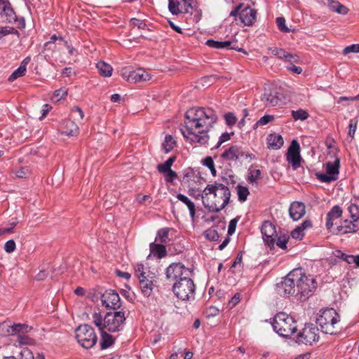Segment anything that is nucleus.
I'll return each mask as SVG.
<instances>
[{
    "label": "nucleus",
    "instance_id": "nucleus-62",
    "mask_svg": "<svg viewBox=\"0 0 359 359\" xmlns=\"http://www.w3.org/2000/svg\"><path fill=\"white\" fill-rule=\"evenodd\" d=\"M130 23L134 27H137L138 29H144L146 27V24L144 22L136 18L131 19Z\"/></svg>",
    "mask_w": 359,
    "mask_h": 359
},
{
    "label": "nucleus",
    "instance_id": "nucleus-53",
    "mask_svg": "<svg viewBox=\"0 0 359 359\" xmlns=\"http://www.w3.org/2000/svg\"><path fill=\"white\" fill-rule=\"evenodd\" d=\"M233 135V133H224L221 135V136L219 137V141L217 144V145L215 146V149H217L219 148L222 144H223L224 142L228 141L230 140L231 138V136Z\"/></svg>",
    "mask_w": 359,
    "mask_h": 359
},
{
    "label": "nucleus",
    "instance_id": "nucleus-38",
    "mask_svg": "<svg viewBox=\"0 0 359 359\" xmlns=\"http://www.w3.org/2000/svg\"><path fill=\"white\" fill-rule=\"evenodd\" d=\"M269 50H271V53L273 55L276 56L279 59L285 60V57H290L289 55V53L286 52L283 48H279L275 47V48H270Z\"/></svg>",
    "mask_w": 359,
    "mask_h": 359
},
{
    "label": "nucleus",
    "instance_id": "nucleus-22",
    "mask_svg": "<svg viewBox=\"0 0 359 359\" xmlns=\"http://www.w3.org/2000/svg\"><path fill=\"white\" fill-rule=\"evenodd\" d=\"M151 78L150 75L143 69H138L129 73L127 81L131 83L148 81Z\"/></svg>",
    "mask_w": 359,
    "mask_h": 359
},
{
    "label": "nucleus",
    "instance_id": "nucleus-58",
    "mask_svg": "<svg viewBox=\"0 0 359 359\" xmlns=\"http://www.w3.org/2000/svg\"><path fill=\"white\" fill-rule=\"evenodd\" d=\"M4 250L8 253H11L15 250V243L13 240L8 241L4 245Z\"/></svg>",
    "mask_w": 359,
    "mask_h": 359
},
{
    "label": "nucleus",
    "instance_id": "nucleus-2",
    "mask_svg": "<svg viewBox=\"0 0 359 359\" xmlns=\"http://www.w3.org/2000/svg\"><path fill=\"white\" fill-rule=\"evenodd\" d=\"M231 191L224 184H208L201 193L203 205L210 212H219L230 202Z\"/></svg>",
    "mask_w": 359,
    "mask_h": 359
},
{
    "label": "nucleus",
    "instance_id": "nucleus-31",
    "mask_svg": "<svg viewBox=\"0 0 359 359\" xmlns=\"http://www.w3.org/2000/svg\"><path fill=\"white\" fill-rule=\"evenodd\" d=\"M340 159L336 158L333 162L328 161L326 163V172L329 175L337 176L339 174Z\"/></svg>",
    "mask_w": 359,
    "mask_h": 359
},
{
    "label": "nucleus",
    "instance_id": "nucleus-13",
    "mask_svg": "<svg viewBox=\"0 0 359 359\" xmlns=\"http://www.w3.org/2000/svg\"><path fill=\"white\" fill-rule=\"evenodd\" d=\"M261 231L264 241L271 249L273 248L277 238L275 225L269 221H265L262 225Z\"/></svg>",
    "mask_w": 359,
    "mask_h": 359
},
{
    "label": "nucleus",
    "instance_id": "nucleus-10",
    "mask_svg": "<svg viewBox=\"0 0 359 359\" xmlns=\"http://www.w3.org/2000/svg\"><path fill=\"white\" fill-rule=\"evenodd\" d=\"M192 274L193 271L182 263H172L165 270L166 279L175 283Z\"/></svg>",
    "mask_w": 359,
    "mask_h": 359
},
{
    "label": "nucleus",
    "instance_id": "nucleus-49",
    "mask_svg": "<svg viewBox=\"0 0 359 359\" xmlns=\"http://www.w3.org/2000/svg\"><path fill=\"white\" fill-rule=\"evenodd\" d=\"M276 24L278 29L283 32H289V28L285 25V20L283 17H278L276 18Z\"/></svg>",
    "mask_w": 359,
    "mask_h": 359
},
{
    "label": "nucleus",
    "instance_id": "nucleus-64",
    "mask_svg": "<svg viewBox=\"0 0 359 359\" xmlns=\"http://www.w3.org/2000/svg\"><path fill=\"white\" fill-rule=\"evenodd\" d=\"M348 11L349 10L347 7L339 2L335 12L339 14L346 15L348 13Z\"/></svg>",
    "mask_w": 359,
    "mask_h": 359
},
{
    "label": "nucleus",
    "instance_id": "nucleus-23",
    "mask_svg": "<svg viewBox=\"0 0 359 359\" xmlns=\"http://www.w3.org/2000/svg\"><path fill=\"white\" fill-rule=\"evenodd\" d=\"M0 15L6 16L9 22L16 20L15 14L8 0H0Z\"/></svg>",
    "mask_w": 359,
    "mask_h": 359
},
{
    "label": "nucleus",
    "instance_id": "nucleus-29",
    "mask_svg": "<svg viewBox=\"0 0 359 359\" xmlns=\"http://www.w3.org/2000/svg\"><path fill=\"white\" fill-rule=\"evenodd\" d=\"M177 198L183 203H184L185 205H187L189 210L190 216L192 219H194L196 215L195 204L187 196L182 194H178L177 195Z\"/></svg>",
    "mask_w": 359,
    "mask_h": 359
},
{
    "label": "nucleus",
    "instance_id": "nucleus-59",
    "mask_svg": "<svg viewBox=\"0 0 359 359\" xmlns=\"http://www.w3.org/2000/svg\"><path fill=\"white\" fill-rule=\"evenodd\" d=\"M181 9H182V13H192L193 6L191 5V0H189L188 2H185L184 4L181 3Z\"/></svg>",
    "mask_w": 359,
    "mask_h": 359
},
{
    "label": "nucleus",
    "instance_id": "nucleus-24",
    "mask_svg": "<svg viewBox=\"0 0 359 359\" xmlns=\"http://www.w3.org/2000/svg\"><path fill=\"white\" fill-rule=\"evenodd\" d=\"M60 130L62 134L67 136H74L79 133V127L77 125L70 120H66L61 123Z\"/></svg>",
    "mask_w": 359,
    "mask_h": 359
},
{
    "label": "nucleus",
    "instance_id": "nucleus-12",
    "mask_svg": "<svg viewBox=\"0 0 359 359\" xmlns=\"http://www.w3.org/2000/svg\"><path fill=\"white\" fill-rule=\"evenodd\" d=\"M101 302L102 306L110 309H118L121 305V298L118 294L113 290H106L101 295Z\"/></svg>",
    "mask_w": 359,
    "mask_h": 359
},
{
    "label": "nucleus",
    "instance_id": "nucleus-37",
    "mask_svg": "<svg viewBox=\"0 0 359 359\" xmlns=\"http://www.w3.org/2000/svg\"><path fill=\"white\" fill-rule=\"evenodd\" d=\"M237 192L238 200L241 202L245 201L248 198V196L250 194L249 190L247 187L239 184L237 186Z\"/></svg>",
    "mask_w": 359,
    "mask_h": 359
},
{
    "label": "nucleus",
    "instance_id": "nucleus-8",
    "mask_svg": "<svg viewBox=\"0 0 359 359\" xmlns=\"http://www.w3.org/2000/svg\"><path fill=\"white\" fill-rule=\"evenodd\" d=\"M191 276H188L184 278H181V280L174 283L172 285L174 294L182 301L194 299L196 286Z\"/></svg>",
    "mask_w": 359,
    "mask_h": 359
},
{
    "label": "nucleus",
    "instance_id": "nucleus-20",
    "mask_svg": "<svg viewBox=\"0 0 359 359\" xmlns=\"http://www.w3.org/2000/svg\"><path fill=\"white\" fill-rule=\"evenodd\" d=\"M233 42L231 41H219L213 39L207 40L205 44L209 47L216 49H227V50H237L240 52H243L242 48H238L232 45Z\"/></svg>",
    "mask_w": 359,
    "mask_h": 359
},
{
    "label": "nucleus",
    "instance_id": "nucleus-17",
    "mask_svg": "<svg viewBox=\"0 0 359 359\" xmlns=\"http://www.w3.org/2000/svg\"><path fill=\"white\" fill-rule=\"evenodd\" d=\"M245 151L241 147L233 145L225 150L221 155L222 158L227 161H237L239 158L243 157Z\"/></svg>",
    "mask_w": 359,
    "mask_h": 359
},
{
    "label": "nucleus",
    "instance_id": "nucleus-63",
    "mask_svg": "<svg viewBox=\"0 0 359 359\" xmlns=\"http://www.w3.org/2000/svg\"><path fill=\"white\" fill-rule=\"evenodd\" d=\"M164 174L165 175V180L168 182H172L174 179L177 178V173L172 170L166 172Z\"/></svg>",
    "mask_w": 359,
    "mask_h": 359
},
{
    "label": "nucleus",
    "instance_id": "nucleus-47",
    "mask_svg": "<svg viewBox=\"0 0 359 359\" xmlns=\"http://www.w3.org/2000/svg\"><path fill=\"white\" fill-rule=\"evenodd\" d=\"M289 237L287 236H283L276 238V245L283 250L287 248V243L288 242Z\"/></svg>",
    "mask_w": 359,
    "mask_h": 359
},
{
    "label": "nucleus",
    "instance_id": "nucleus-41",
    "mask_svg": "<svg viewBox=\"0 0 359 359\" xmlns=\"http://www.w3.org/2000/svg\"><path fill=\"white\" fill-rule=\"evenodd\" d=\"M202 162H203V165L208 167L210 169L211 174L213 176H216L217 171L215 168V163H214V161H213V159L212 158V157L208 156V157L205 158Z\"/></svg>",
    "mask_w": 359,
    "mask_h": 359
},
{
    "label": "nucleus",
    "instance_id": "nucleus-55",
    "mask_svg": "<svg viewBox=\"0 0 359 359\" xmlns=\"http://www.w3.org/2000/svg\"><path fill=\"white\" fill-rule=\"evenodd\" d=\"M205 237L210 241H216L219 238L218 233L215 229H208L205 231Z\"/></svg>",
    "mask_w": 359,
    "mask_h": 359
},
{
    "label": "nucleus",
    "instance_id": "nucleus-61",
    "mask_svg": "<svg viewBox=\"0 0 359 359\" xmlns=\"http://www.w3.org/2000/svg\"><path fill=\"white\" fill-rule=\"evenodd\" d=\"M241 294L236 293L231 297V299L229 301V305L231 307H234L241 300Z\"/></svg>",
    "mask_w": 359,
    "mask_h": 359
},
{
    "label": "nucleus",
    "instance_id": "nucleus-16",
    "mask_svg": "<svg viewBox=\"0 0 359 359\" xmlns=\"http://www.w3.org/2000/svg\"><path fill=\"white\" fill-rule=\"evenodd\" d=\"M359 230V219L348 220L345 219L342 223L337 226L336 233L346 234L348 233H354Z\"/></svg>",
    "mask_w": 359,
    "mask_h": 359
},
{
    "label": "nucleus",
    "instance_id": "nucleus-18",
    "mask_svg": "<svg viewBox=\"0 0 359 359\" xmlns=\"http://www.w3.org/2000/svg\"><path fill=\"white\" fill-rule=\"evenodd\" d=\"M290 217L297 221L305 215V205L303 203L295 201L291 203L289 209Z\"/></svg>",
    "mask_w": 359,
    "mask_h": 359
},
{
    "label": "nucleus",
    "instance_id": "nucleus-21",
    "mask_svg": "<svg viewBox=\"0 0 359 359\" xmlns=\"http://www.w3.org/2000/svg\"><path fill=\"white\" fill-rule=\"evenodd\" d=\"M262 102L266 107L276 106L281 101L276 91L266 90L261 97Z\"/></svg>",
    "mask_w": 359,
    "mask_h": 359
},
{
    "label": "nucleus",
    "instance_id": "nucleus-43",
    "mask_svg": "<svg viewBox=\"0 0 359 359\" xmlns=\"http://www.w3.org/2000/svg\"><path fill=\"white\" fill-rule=\"evenodd\" d=\"M316 177L317 179L319 180L320 182L326 183H330L332 181H335L337 180V176L331 175L327 173H317Z\"/></svg>",
    "mask_w": 359,
    "mask_h": 359
},
{
    "label": "nucleus",
    "instance_id": "nucleus-28",
    "mask_svg": "<svg viewBox=\"0 0 359 359\" xmlns=\"http://www.w3.org/2000/svg\"><path fill=\"white\" fill-rule=\"evenodd\" d=\"M319 328L313 323L305 325V327L302 331L298 332L297 337H307L308 335H313L317 337L319 334Z\"/></svg>",
    "mask_w": 359,
    "mask_h": 359
},
{
    "label": "nucleus",
    "instance_id": "nucleus-9",
    "mask_svg": "<svg viewBox=\"0 0 359 359\" xmlns=\"http://www.w3.org/2000/svg\"><path fill=\"white\" fill-rule=\"evenodd\" d=\"M35 329L25 323L11 324L10 321L0 323V337H26L27 334H34Z\"/></svg>",
    "mask_w": 359,
    "mask_h": 359
},
{
    "label": "nucleus",
    "instance_id": "nucleus-48",
    "mask_svg": "<svg viewBox=\"0 0 359 359\" xmlns=\"http://www.w3.org/2000/svg\"><path fill=\"white\" fill-rule=\"evenodd\" d=\"M273 119L274 116L273 115H264L255 123L254 128H256L258 126H265Z\"/></svg>",
    "mask_w": 359,
    "mask_h": 359
},
{
    "label": "nucleus",
    "instance_id": "nucleus-51",
    "mask_svg": "<svg viewBox=\"0 0 359 359\" xmlns=\"http://www.w3.org/2000/svg\"><path fill=\"white\" fill-rule=\"evenodd\" d=\"M261 176V171L260 170H252L250 171V175L248 177V181L250 183H255L256 182Z\"/></svg>",
    "mask_w": 359,
    "mask_h": 359
},
{
    "label": "nucleus",
    "instance_id": "nucleus-32",
    "mask_svg": "<svg viewBox=\"0 0 359 359\" xmlns=\"http://www.w3.org/2000/svg\"><path fill=\"white\" fill-rule=\"evenodd\" d=\"M176 146V141L171 135H166L162 143V149L165 153H169Z\"/></svg>",
    "mask_w": 359,
    "mask_h": 359
},
{
    "label": "nucleus",
    "instance_id": "nucleus-27",
    "mask_svg": "<svg viewBox=\"0 0 359 359\" xmlns=\"http://www.w3.org/2000/svg\"><path fill=\"white\" fill-rule=\"evenodd\" d=\"M76 337H96L95 330L92 326L88 324L79 325L76 330Z\"/></svg>",
    "mask_w": 359,
    "mask_h": 359
},
{
    "label": "nucleus",
    "instance_id": "nucleus-50",
    "mask_svg": "<svg viewBox=\"0 0 359 359\" xmlns=\"http://www.w3.org/2000/svg\"><path fill=\"white\" fill-rule=\"evenodd\" d=\"M226 123L229 126H233L237 121V118L233 113L229 112L224 116Z\"/></svg>",
    "mask_w": 359,
    "mask_h": 359
},
{
    "label": "nucleus",
    "instance_id": "nucleus-44",
    "mask_svg": "<svg viewBox=\"0 0 359 359\" xmlns=\"http://www.w3.org/2000/svg\"><path fill=\"white\" fill-rule=\"evenodd\" d=\"M348 210L350 213L351 219H359V207L355 204H351L348 206Z\"/></svg>",
    "mask_w": 359,
    "mask_h": 359
},
{
    "label": "nucleus",
    "instance_id": "nucleus-40",
    "mask_svg": "<svg viewBox=\"0 0 359 359\" xmlns=\"http://www.w3.org/2000/svg\"><path fill=\"white\" fill-rule=\"evenodd\" d=\"M292 118L297 120L304 121L309 117V114L306 111L303 109H299L297 111H292Z\"/></svg>",
    "mask_w": 359,
    "mask_h": 359
},
{
    "label": "nucleus",
    "instance_id": "nucleus-5",
    "mask_svg": "<svg viewBox=\"0 0 359 359\" xmlns=\"http://www.w3.org/2000/svg\"><path fill=\"white\" fill-rule=\"evenodd\" d=\"M272 327L280 337H290L297 330L294 318L283 312L275 316Z\"/></svg>",
    "mask_w": 359,
    "mask_h": 359
},
{
    "label": "nucleus",
    "instance_id": "nucleus-42",
    "mask_svg": "<svg viewBox=\"0 0 359 359\" xmlns=\"http://www.w3.org/2000/svg\"><path fill=\"white\" fill-rule=\"evenodd\" d=\"M4 359H34L32 352L28 348H24L20 352V358H18L14 356L6 357Z\"/></svg>",
    "mask_w": 359,
    "mask_h": 359
},
{
    "label": "nucleus",
    "instance_id": "nucleus-3",
    "mask_svg": "<svg viewBox=\"0 0 359 359\" xmlns=\"http://www.w3.org/2000/svg\"><path fill=\"white\" fill-rule=\"evenodd\" d=\"M125 320L124 313L121 311L109 312L104 320L98 313H94L93 315V321L100 332L101 337H111L108 332L119 331Z\"/></svg>",
    "mask_w": 359,
    "mask_h": 359
},
{
    "label": "nucleus",
    "instance_id": "nucleus-30",
    "mask_svg": "<svg viewBox=\"0 0 359 359\" xmlns=\"http://www.w3.org/2000/svg\"><path fill=\"white\" fill-rule=\"evenodd\" d=\"M96 67H97L99 73L102 76H105V77L111 76L112 71H113V68L111 67V66L109 64L106 63L104 61H100L97 63Z\"/></svg>",
    "mask_w": 359,
    "mask_h": 359
},
{
    "label": "nucleus",
    "instance_id": "nucleus-1",
    "mask_svg": "<svg viewBox=\"0 0 359 359\" xmlns=\"http://www.w3.org/2000/svg\"><path fill=\"white\" fill-rule=\"evenodd\" d=\"M217 115L211 108H191L185 114V130L183 136L191 143L204 145L208 143V133L217 121Z\"/></svg>",
    "mask_w": 359,
    "mask_h": 359
},
{
    "label": "nucleus",
    "instance_id": "nucleus-54",
    "mask_svg": "<svg viewBox=\"0 0 359 359\" xmlns=\"http://www.w3.org/2000/svg\"><path fill=\"white\" fill-rule=\"evenodd\" d=\"M357 121L354 119H351L348 124V136L353 139L356 130Z\"/></svg>",
    "mask_w": 359,
    "mask_h": 359
},
{
    "label": "nucleus",
    "instance_id": "nucleus-36",
    "mask_svg": "<svg viewBox=\"0 0 359 359\" xmlns=\"http://www.w3.org/2000/svg\"><path fill=\"white\" fill-rule=\"evenodd\" d=\"M77 342L84 348L93 347L97 342V338H76Z\"/></svg>",
    "mask_w": 359,
    "mask_h": 359
},
{
    "label": "nucleus",
    "instance_id": "nucleus-46",
    "mask_svg": "<svg viewBox=\"0 0 359 359\" xmlns=\"http://www.w3.org/2000/svg\"><path fill=\"white\" fill-rule=\"evenodd\" d=\"M67 95V90L65 88H60L55 90L52 97V100L57 102Z\"/></svg>",
    "mask_w": 359,
    "mask_h": 359
},
{
    "label": "nucleus",
    "instance_id": "nucleus-25",
    "mask_svg": "<svg viewBox=\"0 0 359 359\" xmlns=\"http://www.w3.org/2000/svg\"><path fill=\"white\" fill-rule=\"evenodd\" d=\"M150 254L158 259L165 257L167 255L165 246L161 243H151L149 245Z\"/></svg>",
    "mask_w": 359,
    "mask_h": 359
},
{
    "label": "nucleus",
    "instance_id": "nucleus-7",
    "mask_svg": "<svg viewBox=\"0 0 359 359\" xmlns=\"http://www.w3.org/2000/svg\"><path fill=\"white\" fill-rule=\"evenodd\" d=\"M339 321V316L333 309H327L317 318L316 323L325 334H337L334 325Z\"/></svg>",
    "mask_w": 359,
    "mask_h": 359
},
{
    "label": "nucleus",
    "instance_id": "nucleus-52",
    "mask_svg": "<svg viewBox=\"0 0 359 359\" xmlns=\"http://www.w3.org/2000/svg\"><path fill=\"white\" fill-rule=\"evenodd\" d=\"M351 53H359V44H352L345 47L343 50V54L347 55Z\"/></svg>",
    "mask_w": 359,
    "mask_h": 359
},
{
    "label": "nucleus",
    "instance_id": "nucleus-19",
    "mask_svg": "<svg viewBox=\"0 0 359 359\" xmlns=\"http://www.w3.org/2000/svg\"><path fill=\"white\" fill-rule=\"evenodd\" d=\"M342 209L339 205H334L330 211L327 212L325 226L328 230H331V229L333 228L334 220L340 218L342 215Z\"/></svg>",
    "mask_w": 359,
    "mask_h": 359
},
{
    "label": "nucleus",
    "instance_id": "nucleus-60",
    "mask_svg": "<svg viewBox=\"0 0 359 359\" xmlns=\"http://www.w3.org/2000/svg\"><path fill=\"white\" fill-rule=\"evenodd\" d=\"M291 236L293 238L301 240L304 237V231L297 226L291 232Z\"/></svg>",
    "mask_w": 359,
    "mask_h": 359
},
{
    "label": "nucleus",
    "instance_id": "nucleus-26",
    "mask_svg": "<svg viewBox=\"0 0 359 359\" xmlns=\"http://www.w3.org/2000/svg\"><path fill=\"white\" fill-rule=\"evenodd\" d=\"M284 143L283 139L280 135L270 134L267 137L268 147L272 149H280Z\"/></svg>",
    "mask_w": 359,
    "mask_h": 359
},
{
    "label": "nucleus",
    "instance_id": "nucleus-57",
    "mask_svg": "<svg viewBox=\"0 0 359 359\" xmlns=\"http://www.w3.org/2000/svg\"><path fill=\"white\" fill-rule=\"evenodd\" d=\"M238 222V217L233 218L229 222L228 227V234L232 235L235 232Z\"/></svg>",
    "mask_w": 359,
    "mask_h": 359
},
{
    "label": "nucleus",
    "instance_id": "nucleus-15",
    "mask_svg": "<svg viewBox=\"0 0 359 359\" xmlns=\"http://www.w3.org/2000/svg\"><path fill=\"white\" fill-rule=\"evenodd\" d=\"M257 18V11L251 8L250 6H245L241 8L239 13L241 22L245 26L252 25Z\"/></svg>",
    "mask_w": 359,
    "mask_h": 359
},
{
    "label": "nucleus",
    "instance_id": "nucleus-56",
    "mask_svg": "<svg viewBox=\"0 0 359 359\" xmlns=\"http://www.w3.org/2000/svg\"><path fill=\"white\" fill-rule=\"evenodd\" d=\"M115 338H102L100 344L101 349H106L114 344Z\"/></svg>",
    "mask_w": 359,
    "mask_h": 359
},
{
    "label": "nucleus",
    "instance_id": "nucleus-39",
    "mask_svg": "<svg viewBox=\"0 0 359 359\" xmlns=\"http://www.w3.org/2000/svg\"><path fill=\"white\" fill-rule=\"evenodd\" d=\"M26 71L27 70L25 69V67H22L20 65V67L17 69H15L8 77V81L13 82L18 78L24 76L26 73Z\"/></svg>",
    "mask_w": 359,
    "mask_h": 359
},
{
    "label": "nucleus",
    "instance_id": "nucleus-34",
    "mask_svg": "<svg viewBox=\"0 0 359 359\" xmlns=\"http://www.w3.org/2000/svg\"><path fill=\"white\" fill-rule=\"evenodd\" d=\"M289 339H291L290 341H288V344L290 345H292V343L294 342L296 344H297L298 345H301V344H309V345H312L313 343H316L318 341V339L319 338H313L312 339V341H311L310 339L311 338H306V337H304V338H288Z\"/></svg>",
    "mask_w": 359,
    "mask_h": 359
},
{
    "label": "nucleus",
    "instance_id": "nucleus-35",
    "mask_svg": "<svg viewBox=\"0 0 359 359\" xmlns=\"http://www.w3.org/2000/svg\"><path fill=\"white\" fill-rule=\"evenodd\" d=\"M168 9L173 15H177L182 13V9H181V3L178 0H168Z\"/></svg>",
    "mask_w": 359,
    "mask_h": 359
},
{
    "label": "nucleus",
    "instance_id": "nucleus-33",
    "mask_svg": "<svg viewBox=\"0 0 359 359\" xmlns=\"http://www.w3.org/2000/svg\"><path fill=\"white\" fill-rule=\"evenodd\" d=\"M170 241L169 239V229L163 228L158 231L155 242H160V243H167Z\"/></svg>",
    "mask_w": 359,
    "mask_h": 359
},
{
    "label": "nucleus",
    "instance_id": "nucleus-45",
    "mask_svg": "<svg viewBox=\"0 0 359 359\" xmlns=\"http://www.w3.org/2000/svg\"><path fill=\"white\" fill-rule=\"evenodd\" d=\"M13 34L19 35V32L17 29L11 27H0V39L8 34Z\"/></svg>",
    "mask_w": 359,
    "mask_h": 359
},
{
    "label": "nucleus",
    "instance_id": "nucleus-6",
    "mask_svg": "<svg viewBox=\"0 0 359 359\" xmlns=\"http://www.w3.org/2000/svg\"><path fill=\"white\" fill-rule=\"evenodd\" d=\"M135 276L139 280V286L142 293L145 297H149L154 287L156 276L142 264H137L135 266Z\"/></svg>",
    "mask_w": 359,
    "mask_h": 359
},
{
    "label": "nucleus",
    "instance_id": "nucleus-4",
    "mask_svg": "<svg viewBox=\"0 0 359 359\" xmlns=\"http://www.w3.org/2000/svg\"><path fill=\"white\" fill-rule=\"evenodd\" d=\"M295 276H297L296 287L297 296L299 295L301 301H305L315 292L317 283L311 276H306L302 269H295Z\"/></svg>",
    "mask_w": 359,
    "mask_h": 359
},
{
    "label": "nucleus",
    "instance_id": "nucleus-11",
    "mask_svg": "<svg viewBox=\"0 0 359 359\" xmlns=\"http://www.w3.org/2000/svg\"><path fill=\"white\" fill-rule=\"evenodd\" d=\"M297 276L295 270L290 271L284 280L277 285V291L281 296L297 295Z\"/></svg>",
    "mask_w": 359,
    "mask_h": 359
},
{
    "label": "nucleus",
    "instance_id": "nucleus-14",
    "mask_svg": "<svg viewBox=\"0 0 359 359\" xmlns=\"http://www.w3.org/2000/svg\"><path fill=\"white\" fill-rule=\"evenodd\" d=\"M287 161L291 163L292 168L296 170L300 166V147L297 140H292L290 145L286 156Z\"/></svg>",
    "mask_w": 359,
    "mask_h": 359
}]
</instances>
